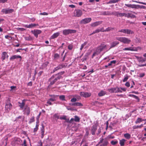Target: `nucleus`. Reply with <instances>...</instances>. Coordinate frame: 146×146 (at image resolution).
<instances>
[{
	"mask_svg": "<svg viewBox=\"0 0 146 146\" xmlns=\"http://www.w3.org/2000/svg\"><path fill=\"white\" fill-rule=\"evenodd\" d=\"M107 46L104 44H101L98 46L95 52L93 54L92 56V58L96 55H98L100 54V52L104 49H106Z\"/></svg>",
	"mask_w": 146,
	"mask_h": 146,
	"instance_id": "nucleus-1",
	"label": "nucleus"
},
{
	"mask_svg": "<svg viewBox=\"0 0 146 146\" xmlns=\"http://www.w3.org/2000/svg\"><path fill=\"white\" fill-rule=\"evenodd\" d=\"M61 78H62V76L59 75V74L52 76L49 79L50 82V85H53L56 81Z\"/></svg>",
	"mask_w": 146,
	"mask_h": 146,
	"instance_id": "nucleus-2",
	"label": "nucleus"
},
{
	"mask_svg": "<svg viewBox=\"0 0 146 146\" xmlns=\"http://www.w3.org/2000/svg\"><path fill=\"white\" fill-rule=\"evenodd\" d=\"M13 106L11 103L10 101L8 99L6 100L5 103V112L8 113L12 108Z\"/></svg>",
	"mask_w": 146,
	"mask_h": 146,
	"instance_id": "nucleus-3",
	"label": "nucleus"
},
{
	"mask_svg": "<svg viewBox=\"0 0 146 146\" xmlns=\"http://www.w3.org/2000/svg\"><path fill=\"white\" fill-rule=\"evenodd\" d=\"M116 39L124 44H129L131 42L130 40L125 37H116Z\"/></svg>",
	"mask_w": 146,
	"mask_h": 146,
	"instance_id": "nucleus-4",
	"label": "nucleus"
},
{
	"mask_svg": "<svg viewBox=\"0 0 146 146\" xmlns=\"http://www.w3.org/2000/svg\"><path fill=\"white\" fill-rule=\"evenodd\" d=\"M76 31L74 30L70 29H65L63 31V35L66 36L70 34L74 33H76Z\"/></svg>",
	"mask_w": 146,
	"mask_h": 146,
	"instance_id": "nucleus-5",
	"label": "nucleus"
},
{
	"mask_svg": "<svg viewBox=\"0 0 146 146\" xmlns=\"http://www.w3.org/2000/svg\"><path fill=\"white\" fill-rule=\"evenodd\" d=\"M67 64L66 63L59 65L57 66L53 70L52 73H53L55 71L60 69L66 67L67 66Z\"/></svg>",
	"mask_w": 146,
	"mask_h": 146,
	"instance_id": "nucleus-6",
	"label": "nucleus"
},
{
	"mask_svg": "<svg viewBox=\"0 0 146 146\" xmlns=\"http://www.w3.org/2000/svg\"><path fill=\"white\" fill-rule=\"evenodd\" d=\"M108 91L111 93H117L118 92L121 93L122 91H120L119 88L117 87L115 88H112L108 89Z\"/></svg>",
	"mask_w": 146,
	"mask_h": 146,
	"instance_id": "nucleus-7",
	"label": "nucleus"
},
{
	"mask_svg": "<svg viewBox=\"0 0 146 146\" xmlns=\"http://www.w3.org/2000/svg\"><path fill=\"white\" fill-rule=\"evenodd\" d=\"M82 11L79 9H75L74 12V16L79 17L82 15Z\"/></svg>",
	"mask_w": 146,
	"mask_h": 146,
	"instance_id": "nucleus-8",
	"label": "nucleus"
},
{
	"mask_svg": "<svg viewBox=\"0 0 146 146\" xmlns=\"http://www.w3.org/2000/svg\"><path fill=\"white\" fill-rule=\"evenodd\" d=\"M118 32L123 33L127 34H132L134 33L133 32L129 29H122L119 30Z\"/></svg>",
	"mask_w": 146,
	"mask_h": 146,
	"instance_id": "nucleus-9",
	"label": "nucleus"
},
{
	"mask_svg": "<svg viewBox=\"0 0 146 146\" xmlns=\"http://www.w3.org/2000/svg\"><path fill=\"white\" fill-rule=\"evenodd\" d=\"M103 142V143L102 144L104 146H107L108 143L107 139L106 138L104 139L103 138H101L100 139L98 144H99Z\"/></svg>",
	"mask_w": 146,
	"mask_h": 146,
	"instance_id": "nucleus-10",
	"label": "nucleus"
},
{
	"mask_svg": "<svg viewBox=\"0 0 146 146\" xmlns=\"http://www.w3.org/2000/svg\"><path fill=\"white\" fill-rule=\"evenodd\" d=\"M80 95L82 97L86 98L90 97L91 95V93H90L82 92L80 93Z\"/></svg>",
	"mask_w": 146,
	"mask_h": 146,
	"instance_id": "nucleus-11",
	"label": "nucleus"
},
{
	"mask_svg": "<svg viewBox=\"0 0 146 146\" xmlns=\"http://www.w3.org/2000/svg\"><path fill=\"white\" fill-rule=\"evenodd\" d=\"M14 11V10L13 9H3L1 10V12L3 14H7L11 13Z\"/></svg>",
	"mask_w": 146,
	"mask_h": 146,
	"instance_id": "nucleus-12",
	"label": "nucleus"
},
{
	"mask_svg": "<svg viewBox=\"0 0 146 146\" xmlns=\"http://www.w3.org/2000/svg\"><path fill=\"white\" fill-rule=\"evenodd\" d=\"M31 32L33 33L34 36L37 38L38 37V35L40 34L42 31L41 30H35L33 31H31Z\"/></svg>",
	"mask_w": 146,
	"mask_h": 146,
	"instance_id": "nucleus-13",
	"label": "nucleus"
},
{
	"mask_svg": "<svg viewBox=\"0 0 146 146\" xmlns=\"http://www.w3.org/2000/svg\"><path fill=\"white\" fill-rule=\"evenodd\" d=\"M98 125L95 124L91 128V133L92 135L95 134L96 132V131Z\"/></svg>",
	"mask_w": 146,
	"mask_h": 146,
	"instance_id": "nucleus-14",
	"label": "nucleus"
},
{
	"mask_svg": "<svg viewBox=\"0 0 146 146\" xmlns=\"http://www.w3.org/2000/svg\"><path fill=\"white\" fill-rule=\"evenodd\" d=\"M92 20L90 18H86L83 19L80 21V23L82 24H85L90 22Z\"/></svg>",
	"mask_w": 146,
	"mask_h": 146,
	"instance_id": "nucleus-15",
	"label": "nucleus"
},
{
	"mask_svg": "<svg viewBox=\"0 0 146 146\" xmlns=\"http://www.w3.org/2000/svg\"><path fill=\"white\" fill-rule=\"evenodd\" d=\"M24 111L25 114L28 115L30 113V108L28 106L26 105L24 107Z\"/></svg>",
	"mask_w": 146,
	"mask_h": 146,
	"instance_id": "nucleus-16",
	"label": "nucleus"
},
{
	"mask_svg": "<svg viewBox=\"0 0 146 146\" xmlns=\"http://www.w3.org/2000/svg\"><path fill=\"white\" fill-rule=\"evenodd\" d=\"M18 58H20L19 61H21V60L22 57L19 55H14L11 56L10 58V60H13L15 59H17Z\"/></svg>",
	"mask_w": 146,
	"mask_h": 146,
	"instance_id": "nucleus-17",
	"label": "nucleus"
},
{
	"mask_svg": "<svg viewBox=\"0 0 146 146\" xmlns=\"http://www.w3.org/2000/svg\"><path fill=\"white\" fill-rule=\"evenodd\" d=\"M125 5L127 7L135 9H137L139 8L140 6L139 5H136L135 4L131 5L125 4Z\"/></svg>",
	"mask_w": 146,
	"mask_h": 146,
	"instance_id": "nucleus-18",
	"label": "nucleus"
},
{
	"mask_svg": "<svg viewBox=\"0 0 146 146\" xmlns=\"http://www.w3.org/2000/svg\"><path fill=\"white\" fill-rule=\"evenodd\" d=\"M115 16L117 17H122L124 16L125 17H126V16H127V13H122L119 12H116Z\"/></svg>",
	"mask_w": 146,
	"mask_h": 146,
	"instance_id": "nucleus-19",
	"label": "nucleus"
},
{
	"mask_svg": "<svg viewBox=\"0 0 146 146\" xmlns=\"http://www.w3.org/2000/svg\"><path fill=\"white\" fill-rule=\"evenodd\" d=\"M8 56H9L7 55V53L4 52H3L2 54L1 58L2 61H3L5 58H8Z\"/></svg>",
	"mask_w": 146,
	"mask_h": 146,
	"instance_id": "nucleus-20",
	"label": "nucleus"
},
{
	"mask_svg": "<svg viewBox=\"0 0 146 146\" xmlns=\"http://www.w3.org/2000/svg\"><path fill=\"white\" fill-rule=\"evenodd\" d=\"M42 127L41 128L40 131L41 135V138L42 139L44 136V133L45 132L44 127L43 124H42Z\"/></svg>",
	"mask_w": 146,
	"mask_h": 146,
	"instance_id": "nucleus-21",
	"label": "nucleus"
},
{
	"mask_svg": "<svg viewBox=\"0 0 146 146\" xmlns=\"http://www.w3.org/2000/svg\"><path fill=\"white\" fill-rule=\"evenodd\" d=\"M102 23V21H98L92 23L91 24V26L92 27H95L101 24Z\"/></svg>",
	"mask_w": 146,
	"mask_h": 146,
	"instance_id": "nucleus-22",
	"label": "nucleus"
},
{
	"mask_svg": "<svg viewBox=\"0 0 146 146\" xmlns=\"http://www.w3.org/2000/svg\"><path fill=\"white\" fill-rule=\"evenodd\" d=\"M49 64V62L48 61H46L42 64L41 66L40 67V68L42 70L46 68Z\"/></svg>",
	"mask_w": 146,
	"mask_h": 146,
	"instance_id": "nucleus-23",
	"label": "nucleus"
},
{
	"mask_svg": "<svg viewBox=\"0 0 146 146\" xmlns=\"http://www.w3.org/2000/svg\"><path fill=\"white\" fill-rule=\"evenodd\" d=\"M22 142V141L20 138H16L15 139L14 143L15 144H20Z\"/></svg>",
	"mask_w": 146,
	"mask_h": 146,
	"instance_id": "nucleus-24",
	"label": "nucleus"
},
{
	"mask_svg": "<svg viewBox=\"0 0 146 146\" xmlns=\"http://www.w3.org/2000/svg\"><path fill=\"white\" fill-rule=\"evenodd\" d=\"M25 100H23L22 101V103H20L19 102V106L20 107V108L23 109V108L24 107L25 105Z\"/></svg>",
	"mask_w": 146,
	"mask_h": 146,
	"instance_id": "nucleus-25",
	"label": "nucleus"
},
{
	"mask_svg": "<svg viewBox=\"0 0 146 146\" xmlns=\"http://www.w3.org/2000/svg\"><path fill=\"white\" fill-rule=\"evenodd\" d=\"M119 42L117 41H115L111 43L110 48L115 47L116 45L118 44Z\"/></svg>",
	"mask_w": 146,
	"mask_h": 146,
	"instance_id": "nucleus-26",
	"label": "nucleus"
},
{
	"mask_svg": "<svg viewBox=\"0 0 146 146\" xmlns=\"http://www.w3.org/2000/svg\"><path fill=\"white\" fill-rule=\"evenodd\" d=\"M69 105L71 106H83V105L80 103L76 102L72 104H70Z\"/></svg>",
	"mask_w": 146,
	"mask_h": 146,
	"instance_id": "nucleus-27",
	"label": "nucleus"
},
{
	"mask_svg": "<svg viewBox=\"0 0 146 146\" xmlns=\"http://www.w3.org/2000/svg\"><path fill=\"white\" fill-rule=\"evenodd\" d=\"M106 94V92L102 90L98 93V95L99 96L101 97L104 96Z\"/></svg>",
	"mask_w": 146,
	"mask_h": 146,
	"instance_id": "nucleus-28",
	"label": "nucleus"
},
{
	"mask_svg": "<svg viewBox=\"0 0 146 146\" xmlns=\"http://www.w3.org/2000/svg\"><path fill=\"white\" fill-rule=\"evenodd\" d=\"M137 60L138 61L141 63L144 62L146 60V59H144L142 57H138L137 58Z\"/></svg>",
	"mask_w": 146,
	"mask_h": 146,
	"instance_id": "nucleus-29",
	"label": "nucleus"
},
{
	"mask_svg": "<svg viewBox=\"0 0 146 146\" xmlns=\"http://www.w3.org/2000/svg\"><path fill=\"white\" fill-rule=\"evenodd\" d=\"M123 50H130L131 51H135V50L134 49L133 47H130L128 48H125L123 49Z\"/></svg>",
	"mask_w": 146,
	"mask_h": 146,
	"instance_id": "nucleus-30",
	"label": "nucleus"
},
{
	"mask_svg": "<svg viewBox=\"0 0 146 146\" xmlns=\"http://www.w3.org/2000/svg\"><path fill=\"white\" fill-rule=\"evenodd\" d=\"M60 34L59 32H57L54 33L51 36L52 39H54L57 37Z\"/></svg>",
	"mask_w": 146,
	"mask_h": 146,
	"instance_id": "nucleus-31",
	"label": "nucleus"
},
{
	"mask_svg": "<svg viewBox=\"0 0 146 146\" xmlns=\"http://www.w3.org/2000/svg\"><path fill=\"white\" fill-rule=\"evenodd\" d=\"M126 17L127 18L131 17L132 18H134L136 17V16L135 15L129 13H127V16H126Z\"/></svg>",
	"mask_w": 146,
	"mask_h": 146,
	"instance_id": "nucleus-32",
	"label": "nucleus"
},
{
	"mask_svg": "<svg viewBox=\"0 0 146 146\" xmlns=\"http://www.w3.org/2000/svg\"><path fill=\"white\" fill-rule=\"evenodd\" d=\"M126 140L124 139H122L121 140H120L119 144L121 146H123L124 145V143Z\"/></svg>",
	"mask_w": 146,
	"mask_h": 146,
	"instance_id": "nucleus-33",
	"label": "nucleus"
},
{
	"mask_svg": "<svg viewBox=\"0 0 146 146\" xmlns=\"http://www.w3.org/2000/svg\"><path fill=\"white\" fill-rule=\"evenodd\" d=\"M143 119H142L140 118H138L135 121L136 124H138L139 123L143 121Z\"/></svg>",
	"mask_w": 146,
	"mask_h": 146,
	"instance_id": "nucleus-34",
	"label": "nucleus"
},
{
	"mask_svg": "<svg viewBox=\"0 0 146 146\" xmlns=\"http://www.w3.org/2000/svg\"><path fill=\"white\" fill-rule=\"evenodd\" d=\"M116 11H114L113 12H110L109 11L106 12V15H115V16Z\"/></svg>",
	"mask_w": 146,
	"mask_h": 146,
	"instance_id": "nucleus-35",
	"label": "nucleus"
},
{
	"mask_svg": "<svg viewBox=\"0 0 146 146\" xmlns=\"http://www.w3.org/2000/svg\"><path fill=\"white\" fill-rule=\"evenodd\" d=\"M87 42H85L83 44H82L81 46V47L80 49V50L81 51L84 47L87 44Z\"/></svg>",
	"mask_w": 146,
	"mask_h": 146,
	"instance_id": "nucleus-36",
	"label": "nucleus"
},
{
	"mask_svg": "<svg viewBox=\"0 0 146 146\" xmlns=\"http://www.w3.org/2000/svg\"><path fill=\"white\" fill-rule=\"evenodd\" d=\"M129 96L131 97H133L135 99H137L139 102V98L137 96L133 94H129Z\"/></svg>",
	"mask_w": 146,
	"mask_h": 146,
	"instance_id": "nucleus-37",
	"label": "nucleus"
},
{
	"mask_svg": "<svg viewBox=\"0 0 146 146\" xmlns=\"http://www.w3.org/2000/svg\"><path fill=\"white\" fill-rule=\"evenodd\" d=\"M124 137L127 139H129L131 137V135L128 133H127L124 134Z\"/></svg>",
	"mask_w": 146,
	"mask_h": 146,
	"instance_id": "nucleus-38",
	"label": "nucleus"
},
{
	"mask_svg": "<svg viewBox=\"0 0 146 146\" xmlns=\"http://www.w3.org/2000/svg\"><path fill=\"white\" fill-rule=\"evenodd\" d=\"M38 24H36L35 23H31V24L29 25V28H33L34 27L38 26Z\"/></svg>",
	"mask_w": 146,
	"mask_h": 146,
	"instance_id": "nucleus-39",
	"label": "nucleus"
},
{
	"mask_svg": "<svg viewBox=\"0 0 146 146\" xmlns=\"http://www.w3.org/2000/svg\"><path fill=\"white\" fill-rule=\"evenodd\" d=\"M39 125L38 124V123L37 122H36V125L33 131L34 132H36L38 129Z\"/></svg>",
	"mask_w": 146,
	"mask_h": 146,
	"instance_id": "nucleus-40",
	"label": "nucleus"
},
{
	"mask_svg": "<svg viewBox=\"0 0 146 146\" xmlns=\"http://www.w3.org/2000/svg\"><path fill=\"white\" fill-rule=\"evenodd\" d=\"M25 39L26 40L30 41L32 40L33 38L31 36H28L25 37Z\"/></svg>",
	"mask_w": 146,
	"mask_h": 146,
	"instance_id": "nucleus-41",
	"label": "nucleus"
},
{
	"mask_svg": "<svg viewBox=\"0 0 146 146\" xmlns=\"http://www.w3.org/2000/svg\"><path fill=\"white\" fill-rule=\"evenodd\" d=\"M59 99L60 100L62 101H65V96L64 95H62L59 96Z\"/></svg>",
	"mask_w": 146,
	"mask_h": 146,
	"instance_id": "nucleus-42",
	"label": "nucleus"
},
{
	"mask_svg": "<svg viewBox=\"0 0 146 146\" xmlns=\"http://www.w3.org/2000/svg\"><path fill=\"white\" fill-rule=\"evenodd\" d=\"M143 126V124H141V125L139 126H134L133 127V128L134 129L138 128H141Z\"/></svg>",
	"mask_w": 146,
	"mask_h": 146,
	"instance_id": "nucleus-43",
	"label": "nucleus"
},
{
	"mask_svg": "<svg viewBox=\"0 0 146 146\" xmlns=\"http://www.w3.org/2000/svg\"><path fill=\"white\" fill-rule=\"evenodd\" d=\"M74 120L75 122H79L80 121V119L78 116H74Z\"/></svg>",
	"mask_w": 146,
	"mask_h": 146,
	"instance_id": "nucleus-44",
	"label": "nucleus"
},
{
	"mask_svg": "<svg viewBox=\"0 0 146 146\" xmlns=\"http://www.w3.org/2000/svg\"><path fill=\"white\" fill-rule=\"evenodd\" d=\"M35 121V117L34 116H33L30 119L29 123H31L32 122H33Z\"/></svg>",
	"mask_w": 146,
	"mask_h": 146,
	"instance_id": "nucleus-45",
	"label": "nucleus"
},
{
	"mask_svg": "<svg viewBox=\"0 0 146 146\" xmlns=\"http://www.w3.org/2000/svg\"><path fill=\"white\" fill-rule=\"evenodd\" d=\"M57 96H55L54 95L53 96H52V97H53V98H50L49 99V100L51 102H54L56 100V99H55V98Z\"/></svg>",
	"mask_w": 146,
	"mask_h": 146,
	"instance_id": "nucleus-46",
	"label": "nucleus"
},
{
	"mask_svg": "<svg viewBox=\"0 0 146 146\" xmlns=\"http://www.w3.org/2000/svg\"><path fill=\"white\" fill-rule=\"evenodd\" d=\"M129 78V76L128 75H126L125 76V77L123 80V82L126 81Z\"/></svg>",
	"mask_w": 146,
	"mask_h": 146,
	"instance_id": "nucleus-47",
	"label": "nucleus"
},
{
	"mask_svg": "<svg viewBox=\"0 0 146 146\" xmlns=\"http://www.w3.org/2000/svg\"><path fill=\"white\" fill-rule=\"evenodd\" d=\"M118 143V141L117 140L116 141H112L111 142V143L113 145H115L116 144Z\"/></svg>",
	"mask_w": 146,
	"mask_h": 146,
	"instance_id": "nucleus-48",
	"label": "nucleus"
},
{
	"mask_svg": "<svg viewBox=\"0 0 146 146\" xmlns=\"http://www.w3.org/2000/svg\"><path fill=\"white\" fill-rule=\"evenodd\" d=\"M21 145L22 146H27L26 140L25 139H24L23 143Z\"/></svg>",
	"mask_w": 146,
	"mask_h": 146,
	"instance_id": "nucleus-49",
	"label": "nucleus"
},
{
	"mask_svg": "<svg viewBox=\"0 0 146 146\" xmlns=\"http://www.w3.org/2000/svg\"><path fill=\"white\" fill-rule=\"evenodd\" d=\"M114 29L113 28L109 27L105 29V32H108L113 30Z\"/></svg>",
	"mask_w": 146,
	"mask_h": 146,
	"instance_id": "nucleus-50",
	"label": "nucleus"
},
{
	"mask_svg": "<svg viewBox=\"0 0 146 146\" xmlns=\"http://www.w3.org/2000/svg\"><path fill=\"white\" fill-rule=\"evenodd\" d=\"M68 47L69 50H71L73 48V45L72 44H70L68 45Z\"/></svg>",
	"mask_w": 146,
	"mask_h": 146,
	"instance_id": "nucleus-51",
	"label": "nucleus"
},
{
	"mask_svg": "<svg viewBox=\"0 0 146 146\" xmlns=\"http://www.w3.org/2000/svg\"><path fill=\"white\" fill-rule=\"evenodd\" d=\"M41 112H40L39 113V114L37 116V117H36V120H37V123H38L39 122V119L40 118V115H41Z\"/></svg>",
	"mask_w": 146,
	"mask_h": 146,
	"instance_id": "nucleus-52",
	"label": "nucleus"
},
{
	"mask_svg": "<svg viewBox=\"0 0 146 146\" xmlns=\"http://www.w3.org/2000/svg\"><path fill=\"white\" fill-rule=\"evenodd\" d=\"M66 108L69 110L73 111L74 110V109L73 108H71L70 106H66Z\"/></svg>",
	"mask_w": 146,
	"mask_h": 146,
	"instance_id": "nucleus-53",
	"label": "nucleus"
},
{
	"mask_svg": "<svg viewBox=\"0 0 146 146\" xmlns=\"http://www.w3.org/2000/svg\"><path fill=\"white\" fill-rule=\"evenodd\" d=\"M132 1L133 2H135L137 3H140V4H143V5H146V3H144L142 2H139V1H133V0H132Z\"/></svg>",
	"mask_w": 146,
	"mask_h": 146,
	"instance_id": "nucleus-54",
	"label": "nucleus"
},
{
	"mask_svg": "<svg viewBox=\"0 0 146 146\" xmlns=\"http://www.w3.org/2000/svg\"><path fill=\"white\" fill-rule=\"evenodd\" d=\"M77 101V99L76 98H72L70 100L71 102H76Z\"/></svg>",
	"mask_w": 146,
	"mask_h": 146,
	"instance_id": "nucleus-55",
	"label": "nucleus"
},
{
	"mask_svg": "<svg viewBox=\"0 0 146 146\" xmlns=\"http://www.w3.org/2000/svg\"><path fill=\"white\" fill-rule=\"evenodd\" d=\"M17 29L18 30L21 31H23L26 30V29L23 28H18Z\"/></svg>",
	"mask_w": 146,
	"mask_h": 146,
	"instance_id": "nucleus-56",
	"label": "nucleus"
},
{
	"mask_svg": "<svg viewBox=\"0 0 146 146\" xmlns=\"http://www.w3.org/2000/svg\"><path fill=\"white\" fill-rule=\"evenodd\" d=\"M59 115H58L57 114H55L54 115V117L55 118H57V119H58L60 118H59Z\"/></svg>",
	"mask_w": 146,
	"mask_h": 146,
	"instance_id": "nucleus-57",
	"label": "nucleus"
},
{
	"mask_svg": "<svg viewBox=\"0 0 146 146\" xmlns=\"http://www.w3.org/2000/svg\"><path fill=\"white\" fill-rule=\"evenodd\" d=\"M125 85L127 87H129L130 86V83H129V82H127L125 84Z\"/></svg>",
	"mask_w": 146,
	"mask_h": 146,
	"instance_id": "nucleus-58",
	"label": "nucleus"
},
{
	"mask_svg": "<svg viewBox=\"0 0 146 146\" xmlns=\"http://www.w3.org/2000/svg\"><path fill=\"white\" fill-rule=\"evenodd\" d=\"M119 89L120 91H122V90L124 92L126 91V89L125 88H119Z\"/></svg>",
	"mask_w": 146,
	"mask_h": 146,
	"instance_id": "nucleus-59",
	"label": "nucleus"
},
{
	"mask_svg": "<svg viewBox=\"0 0 146 146\" xmlns=\"http://www.w3.org/2000/svg\"><path fill=\"white\" fill-rule=\"evenodd\" d=\"M40 15H48V14L46 13V12H43V13H40L39 14Z\"/></svg>",
	"mask_w": 146,
	"mask_h": 146,
	"instance_id": "nucleus-60",
	"label": "nucleus"
},
{
	"mask_svg": "<svg viewBox=\"0 0 146 146\" xmlns=\"http://www.w3.org/2000/svg\"><path fill=\"white\" fill-rule=\"evenodd\" d=\"M94 103L95 104H98V105H103L104 104L103 103L99 102H98V101H95L94 102Z\"/></svg>",
	"mask_w": 146,
	"mask_h": 146,
	"instance_id": "nucleus-61",
	"label": "nucleus"
},
{
	"mask_svg": "<svg viewBox=\"0 0 146 146\" xmlns=\"http://www.w3.org/2000/svg\"><path fill=\"white\" fill-rule=\"evenodd\" d=\"M66 115H63L62 117H60V119H66Z\"/></svg>",
	"mask_w": 146,
	"mask_h": 146,
	"instance_id": "nucleus-62",
	"label": "nucleus"
},
{
	"mask_svg": "<svg viewBox=\"0 0 146 146\" xmlns=\"http://www.w3.org/2000/svg\"><path fill=\"white\" fill-rule=\"evenodd\" d=\"M145 75V73H141L139 74V77H143V76H144Z\"/></svg>",
	"mask_w": 146,
	"mask_h": 146,
	"instance_id": "nucleus-63",
	"label": "nucleus"
},
{
	"mask_svg": "<svg viewBox=\"0 0 146 146\" xmlns=\"http://www.w3.org/2000/svg\"><path fill=\"white\" fill-rule=\"evenodd\" d=\"M59 57V55L58 54H55L54 55V57L55 58H58Z\"/></svg>",
	"mask_w": 146,
	"mask_h": 146,
	"instance_id": "nucleus-64",
	"label": "nucleus"
}]
</instances>
